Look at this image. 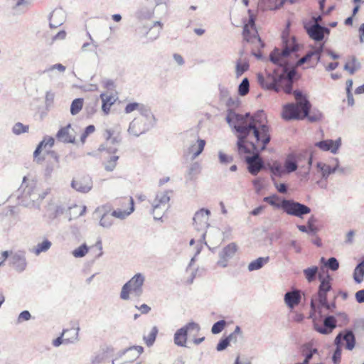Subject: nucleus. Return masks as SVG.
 Here are the masks:
<instances>
[{
    "label": "nucleus",
    "instance_id": "1",
    "mask_svg": "<svg viewBox=\"0 0 364 364\" xmlns=\"http://www.w3.org/2000/svg\"><path fill=\"white\" fill-rule=\"evenodd\" d=\"M226 120L239 134L237 144L240 153H250L246 143L256 146L257 150L265 149L270 141L271 136L265 124L266 117L263 110L257 111L254 116H250V113L245 115L230 113Z\"/></svg>",
    "mask_w": 364,
    "mask_h": 364
},
{
    "label": "nucleus",
    "instance_id": "57",
    "mask_svg": "<svg viewBox=\"0 0 364 364\" xmlns=\"http://www.w3.org/2000/svg\"><path fill=\"white\" fill-rule=\"evenodd\" d=\"M218 158L220 163L225 165L231 163L233 161L232 156L227 155L221 151L218 152Z\"/></svg>",
    "mask_w": 364,
    "mask_h": 364
},
{
    "label": "nucleus",
    "instance_id": "26",
    "mask_svg": "<svg viewBox=\"0 0 364 364\" xmlns=\"http://www.w3.org/2000/svg\"><path fill=\"white\" fill-rule=\"evenodd\" d=\"M65 19V11L62 9H54L50 15V27L58 28L61 26Z\"/></svg>",
    "mask_w": 364,
    "mask_h": 364
},
{
    "label": "nucleus",
    "instance_id": "31",
    "mask_svg": "<svg viewBox=\"0 0 364 364\" xmlns=\"http://www.w3.org/2000/svg\"><path fill=\"white\" fill-rule=\"evenodd\" d=\"M321 307H324L327 310L333 311V309L336 308V303L332 302V303L329 304V303H328V301L326 300V301H325V303H321V304H318V306H316L314 301L312 299L311 301V309L312 311L311 317H312L313 314H315L316 312H318L319 316L321 317L323 316L322 312H321Z\"/></svg>",
    "mask_w": 364,
    "mask_h": 364
},
{
    "label": "nucleus",
    "instance_id": "41",
    "mask_svg": "<svg viewBox=\"0 0 364 364\" xmlns=\"http://www.w3.org/2000/svg\"><path fill=\"white\" fill-rule=\"evenodd\" d=\"M52 243L48 240H44L42 242L36 245L32 250L36 255H39L41 252H47L51 247Z\"/></svg>",
    "mask_w": 364,
    "mask_h": 364
},
{
    "label": "nucleus",
    "instance_id": "53",
    "mask_svg": "<svg viewBox=\"0 0 364 364\" xmlns=\"http://www.w3.org/2000/svg\"><path fill=\"white\" fill-rule=\"evenodd\" d=\"M225 326L226 321L225 320H220L213 325L211 328V333L213 334H218L223 331Z\"/></svg>",
    "mask_w": 364,
    "mask_h": 364
},
{
    "label": "nucleus",
    "instance_id": "58",
    "mask_svg": "<svg viewBox=\"0 0 364 364\" xmlns=\"http://www.w3.org/2000/svg\"><path fill=\"white\" fill-rule=\"evenodd\" d=\"M285 173L287 172V173H291V172H293L294 171H296L297 169V164L296 163L293 161V160H291V159H287L286 161H285Z\"/></svg>",
    "mask_w": 364,
    "mask_h": 364
},
{
    "label": "nucleus",
    "instance_id": "49",
    "mask_svg": "<svg viewBox=\"0 0 364 364\" xmlns=\"http://www.w3.org/2000/svg\"><path fill=\"white\" fill-rule=\"evenodd\" d=\"M157 333H158V328L156 326H154L151 328V332L149 333V335L146 336H144V340L145 341V343L147 345V346H151L154 344V343L156 340Z\"/></svg>",
    "mask_w": 364,
    "mask_h": 364
},
{
    "label": "nucleus",
    "instance_id": "54",
    "mask_svg": "<svg viewBox=\"0 0 364 364\" xmlns=\"http://www.w3.org/2000/svg\"><path fill=\"white\" fill-rule=\"evenodd\" d=\"M28 131V126L23 125L21 122L16 123L12 128L13 133L16 135H19L23 133H26Z\"/></svg>",
    "mask_w": 364,
    "mask_h": 364
},
{
    "label": "nucleus",
    "instance_id": "21",
    "mask_svg": "<svg viewBox=\"0 0 364 364\" xmlns=\"http://www.w3.org/2000/svg\"><path fill=\"white\" fill-rule=\"evenodd\" d=\"M110 208L109 205H102L98 207L95 213H99L101 216L100 225L105 228H109L113 225V216L112 213L109 215Z\"/></svg>",
    "mask_w": 364,
    "mask_h": 364
},
{
    "label": "nucleus",
    "instance_id": "55",
    "mask_svg": "<svg viewBox=\"0 0 364 364\" xmlns=\"http://www.w3.org/2000/svg\"><path fill=\"white\" fill-rule=\"evenodd\" d=\"M324 266L332 271H336L339 267V263L336 258L331 257L326 261V262L324 263Z\"/></svg>",
    "mask_w": 364,
    "mask_h": 364
},
{
    "label": "nucleus",
    "instance_id": "38",
    "mask_svg": "<svg viewBox=\"0 0 364 364\" xmlns=\"http://www.w3.org/2000/svg\"><path fill=\"white\" fill-rule=\"evenodd\" d=\"M269 261V257H258L257 259L252 261L247 266V269L250 272L259 270L263 267V266L267 264Z\"/></svg>",
    "mask_w": 364,
    "mask_h": 364
},
{
    "label": "nucleus",
    "instance_id": "28",
    "mask_svg": "<svg viewBox=\"0 0 364 364\" xmlns=\"http://www.w3.org/2000/svg\"><path fill=\"white\" fill-rule=\"evenodd\" d=\"M79 327L63 330L62 332V336H65V344L77 343L79 341Z\"/></svg>",
    "mask_w": 364,
    "mask_h": 364
},
{
    "label": "nucleus",
    "instance_id": "6",
    "mask_svg": "<svg viewBox=\"0 0 364 364\" xmlns=\"http://www.w3.org/2000/svg\"><path fill=\"white\" fill-rule=\"evenodd\" d=\"M145 279L146 277L144 274H135L122 286L119 294L120 299L123 301H128L130 299L131 295L134 297L139 298L144 292L143 287Z\"/></svg>",
    "mask_w": 364,
    "mask_h": 364
},
{
    "label": "nucleus",
    "instance_id": "36",
    "mask_svg": "<svg viewBox=\"0 0 364 364\" xmlns=\"http://www.w3.org/2000/svg\"><path fill=\"white\" fill-rule=\"evenodd\" d=\"M100 98L102 100V109L105 114H107L109 112L110 107L116 101L114 96L112 95L101 94Z\"/></svg>",
    "mask_w": 364,
    "mask_h": 364
},
{
    "label": "nucleus",
    "instance_id": "11",
    "mask_svg": "<svg viewBox=\"0 0 364 364\" xmlns=\"http://www.w3.org/2000/svg\"><path fill=\"white\" fill-rule=\"evenodd\" d=\"M253 155L245 157V161L247 164V169L252 175H257L263 168L264 162L259 156L260 151L264 149H257L256 146L251 145Z\"/></svg>",
    "mask_w": 364,
    "mask_h": 364
},
{
    "label": "nucleus",
    "instance_id": "64",
    "mask_svg": "<svg viewBox=\"0 0 364 364\" xmlns=\"http://www.w3.org/2000/svg\"><path fill=\"white\" fill-rule=\"evenodd\" d=\"M355 299L358 303H364V289L359 290L355 293Z\"/></svg>",
    "mask_w": 364,
    "mask_h": 364
},
{
    "label": "nucleus",
    "instance_id": "14",
    "mask_svg": "<svg viewBox=\"0 0 364 364\" xmlns=\"http://www.w3.org/2000/svg\"><path fill=\"white\" fill-rule=\"evenodd\" d=\"M247 14L249 16V21L247 23H245L243 28V37L245 41L247 42L254 41L257 40L260 41V38L257 34V31L255 28V20L256 18L253 14L251 9L247 10Z\"/></svg>",
    "mask_w": 364,
    "mask_h": 364
},
{
    "label": "nucleus",
    "instance_id": "3",
    "mask_svg": "<svg viewBox=\"0 0 364 364\" xmlns=\"http://www.w3.org/2000/svg\"><path fill=\"white\" fill-rule=\"evenodd\" d=\"M124 111L126 114H130L134 111L139 113V115L129 123L127 130L129 134L135 137L145 134L155 125V116L147 105L131 102L127 104Z\"/></svg>",
    "mask_w": 364,
    "mask_h": 364
},
{
    "label": "nucleus",
    "instance_id": "34",
    "mask_svg": "<svg viewBox=\"0 0 364 364\" xmlns=\"http://www.w3.org/2000/svg\"><path fill=\"white\" fill-rule=\"evenodd\" d=\"M163 24L161 21H155L152 26L149 27L146 31V36L151 41L157 39L162 29Z\"/></svg>",
    "mask_w": 364,
    "mask_h": 364
},
{
    "label": "nucleus",
    "instance_id": "62",
    "mask_svg": "<svg viewBox=\"0 0 364 364\" xmlns=\"http://www.w3.org/2000/svg\"><path fill=\"white\" fill-rule=\"evenodd\" d=\"M314 222L315 219L313 216L311 217L307 221V228H309V232H311V234L313 235H315L317 231L316 228L314 226Z\"/></svg>",
    "mask_w": 364,
    "mask_h": 364
},
{
    "label": "nucleus",
    "instance_id": "15",
    "mask_svg": "<svg viewBox=\"0 0 364 364\" xmlns=\"http://www.w3.org/2000/svg\"><path fill=\"white\" fill-rule=\"evenodd\" d=\"M210 211L205 208H201L198 210L193 218V225L198 231H203L209 226L208 220Z\"/></svg>",
    "mask_w": 364,
    "mask_h": 364
},
{
    "label": "nucleus",
    "instance_id": "61",
    "mask_svg": "<svg viewBox=\"0 0 364 364\" xmlns=\"http://www.w3.org/2000/svg\"><path fill=\"white\" fill-rule=\"evenodd\" d=\"M31 317V315L28 311H23L20 313L18 317V322L21 323L22 321H28Z\"/></svg>",
    "mask_w": 364,
    "mask_h": 364
},
{
    "label": "nucleus",
    "instance_id": "63",
    "mask_svg": "<svg viewBox=\"0 0 364 364\" xmlns=\"http://www.w3.org/2000/svg\"><path fill=\"white\" fill-rule=\"evenodd\" d=\"M53 70H58L60 73H63L65 70V67L60 63H57L47 68L46 72H49Z\"/></svg>",
    "mask_w": 364,
    "mask_h": 364
},
{
    "label": "nucleus",
    "instance_id": "32",
    "mask_svg": "<svg viewBox=\"0 0 364 364\" xmlns=\"http://www.w3.org/2000/svg\"><path fill=\"white\" fill-rule=\"evenodd\" d=\"M205 141L198 139L195 144H193L188 149L189 153L192 154L191 159H196L203 151Z\"/></svg>",
    "mask_w": 364,
    "mask_h": 364
},
{
    "label": "nucleus",
    "instance_id": "7",
    "mask_svg": "<svg viewBox=\"0 0 364 364\" xmlns=\"http://www.w3.org/2000/svg\"><path fill=\"white\" fill-rule=\"evenodd\" d=\"M169 191H161L156 193L154 198L149 200L151 205V214L154 219H161L170 207Z\"/></svg>",
    "mask_w": 364,
    "mask_h": 364
},
{
    "label": "nucleus",
    "instance_id": "47",
    "mask_svg": "<svg viewBox=\"0 0 364 364\" xmlns=\"http://www.w3.org/2000/svg\"><path fill=\"white\" fill-rule=\"evenodd\" d=\"M318 269L316 266H313L311 267L306 268L304 270L305 277L309 282H311L316 279V274L318 273Z\"/></svg>",
    "mask_w": 364,
    "mask_h": 364
},
{
    "label": "nucleus",
    "instance_id": "19",
    "mask_svg": "<svg viewBox=\"0 0 364 364\" xmlns=\"http://www.w3.org/2000/svg\"><path fill=\"white\" fill-rule=\"evenodd\" d=\"M71 187L78 192L86 193L92 188V180L89 176L75 178L71 182Z\"/></svg>",
    "mask_w": 364,
    "mask_h": 364
},
{
    "label": "nucleus",
    "instance_id": "2",
    "mask_svg": "<svg viewBox=\"0 0 364 364\" xmlns=\"http://www.w3.org/2000/svg\"><path fill=\"white\" fill-rule=\"evenodd\" d=\"M282 43L283 50L280 51L279 48H274L269 55L270 60L281 67V73L275 70L272 73H267L265 76L259 73L257 81L265 89L274 90L277 92L284 90L289 94L292 90L293 80L296 72L294 68H289L285 58L291 53L296 52L299 45L296 43L294 37L289 36L287 31L282 33Z\"/></svg>",
    "mask_w": 364,
    "mask_h": 364
},
{
    "label": "nucleus",
    "instance_id": "48",
    "mask_svg": "<svg viewBox=\"0 0 364 364\" xmlns=\"http://www.w3.org/2000/svg\"><path fill=\"white\" fill-rule=\"evenodd\" d=\"M89 251V247L86 244H82L72 252V255L75 258L85 257Z\"/></svg>",
    "mask_w": 364,
    "mask_h": 364
},
{
    "label": "nucleus",
    "instance_id": "44",
    "mask_svg": "<svg viewBox=\"0 0 364 364\" xmlns=\"http://www.w3.org/2000/svg\"><path fill=\"white\" fill-rule=\"evenodd\" d=\"M200 168V165L198 162L191 164L186 173V178L190 181L193 180L199 174Z\"/></svg>",
    "mask_w": 364,
    "mask_h": 364
},
{
    "label": "nucleus",
    "instance_id": "45",
    "mask_svg": "<svg viewBox=\"0 0 364 364\" xmlns=\"http://www.w3.org/2000/svg\"><path fill=\"white\" fill-rule=\"evenodd\" d=\"M268 168L274 176H281L285 173L284 168L277 161L273 162L272 164H268Z\"/></svg>",
    "mask_w": 364,
    "mask_h": 364
},
{
    "label": "nucleus",
    "instance_id": "33",
    "mask_svg": "<svg viewBox=\"0 0 364 364\" xmlns=\"http://www.w3.org/2000/svg\"><path fill=\"white\" fill-rule=\"evenodd\" d=\"M127 202L130 205V208L128 210H122L121 209H117L112 212V215L116 218L124 220L127 217H128L132 213H133L134 208V200L132 198H129V199H127Z\"/></svg>",
    "mask_w": 364,
    "mask_h": 364
},
{
    "label": "nucleus",
    "instance_id": "42",
    "mask_svg": "<svg viewBox=\"0 0 364 364\" xmlns=\"http://www.w3.org/2000/svg\"><path fill=\"white\" fill-rule=\"evenodd\" d=\"M360 67V63L358 61L357 58L354 56L351 58V60L347 62L344 65V70H347L350 73V74L353 75L356 70H358Z\"/></svg>",
    "mask_w": 364,
    "mask_h": 364
},
{
    "label": "nucleus",
    "instance_id": "51",
    "mask_svg": "<svg viewBox=\"0 0 364 364\" xmlns=\"http://www.w3.org/2000/svg\"><path fill=\"white\" fill-rule=\"evenodd\" d=\"M242 337V333L240 326H237L232 333H231L228 336L225 337L229 343H237V338Z\"/></svg>",
    "mask_w": 364,
    "mask_h": 364
},
{
    "label": "nucleus",
    "instance_id": "10",
    "mask_svg": "<svg viewBox=\"0 0 364 364\" xmlns=\"http://www.w3.org/2000/svg\"><path fill=\"white\" fill-rule=\"evenodd\" d=\"M200 330L199 324L195 322H189L184 326L178 329L174 334V343L181 347L186 346L187 336L188 331L198 333Z\"/></svg>",
    "mask_w": 364,
    "mask_h": 364
},
{
    "label": "nucleus",
    "instance_id": "17",
    "mask_svg": "<svg viewBox=\"0 0 364 364\" xmlns=\"http://www.w3.org/2000/svg\"><path fill=\"white\" fill-rule=\"evenodd\" d=\"M237 250V246L235 243L232 242L225 246L219 253V259L217 262L218 265L221 267H226L230 259L233 258Z\"/></svg>",
    "mask_w": 364,
    "mask_h": 364
},
{
    "label": "nucleus",
    "instance_id": "56",
    "mask_svg": "<svg viewBox=\"0 0 364 364\" xmlns=\"http://www.w3.org/2000/svg\"><path fill=\"white\" fill-rule=\"evenodd\" d=\"M119 156H112L110 157L109 160L105 163V168L107 171H112L117 164V161L118 160Z\"/></svg>",
    "mask_w": 364,
    "mask_h": 364
},
{
    "label": "nucleus",
    "instance_id": "27",
    "mask_svg": "<svg viewBox=\"0 0 364 364\" xmlns=\"http://www.w3.org/2000/svg\"><path fill=\"white\" fill-rule=\"evenodd\" d=\"M323 43L320 44L318 46L314 47L313 50L309 52L303 58H300L296 63V66L299 67L306 62H308L313 56H316V61L319 62L321 60V53L323 49Z\"/></svg>",
    "mask_w": 364,
    "mask_h": 364
},
{
    "label": "nucleus",
    "instance_id": "46",
    "mask_svg": "<svg viewBox=\"0 0 364 364\" xmlns=\"http://www.w3.org/2000/svg\"><path fill=\"white\" fill-rule=\"evenodd\" d=\"M83 106V100L77 98L72 102L70 106V113L72 115H76L80 112Z\"/></svg>",
    "mask_w": 364,
    "mask_h": 364
},
{
    "label": "nucleus",
    "instance_id": "13",
    "mask_svg": "<svg viewBox=\"0 0 364 364\" xmlns=\"http://www.w3.org/2000/svg\"><path fill=\"white\" fill-rule=\"evenodd\" d=\"M9 261L10 265L18 272H22L26 269L27 261L25 251L9 252Z\"/></svg>",
    "mask_w": 364,
    "mask_h": 364
},
{
    "label": "nucleus",
    "instance_id": "29",
    "mask_svg": "<svg viewBox=\"0 0 364 364\" xmlns=\"http://www.w3.org/2000/svg\"><path fill=\"white\" fill-rule=\"evenodd\" d=\"M301 300V295L299 291L294 290L288 291L284 294V301L289 308H294L298 305Z\"/></svg>",
    "mask_w": 364,
    "mask_h": 364
},
{
    "label": "nucleus",
    "instance_id": "52",
    "mask_svg": "<svg viewBox=\"0 0 364 364\" xmlns=\"http://www.w3.org/2000/svg\"><path fill=\"white\" fill-rule=\"evenodd\" d=\"M264 201L274 208H282V201H279V197L276 195H272L264 198Z\"/></svg>",
    "mask_w": 364,
    "mask_h": 364
},
{
    "label": "nucleus",
    "instance_id": "30",
    "mask_svg": "<svg viewBox=\"0 0 364 364\" xmlns=\"http://www.w3.org/2000/svg\"><path fill=\"white\" fill-rule=\"evenodd\" d=\"M54 141L55 140L53 137L48 136L45 137L43 140L41 142H40V144L38 145V146L33 152L34 159L35 160H36L38 163H41L43 161L42 159L38 157L42 149L43 148H46V146L51 148L54 144Z\"/></svg>",
    "mask_w": 364,
    "mask_h": 364
},
{
    "label": "nucleus",
    "instance_id": "16",
    "mask_svg": "<svg viewBox=\"0 0 364 364\" xmlns=\"http://www.w3.org/2000/svg\"><path fill=\"white\" fill-rule=\"evenodd\" d=\"M305 29L309 37L315 41H321L325 35H329L330 30L321 26L319 23H312L309 26H305Z\"/></svg>",
    "mask_w": 364,
    "mask_h": 364
},
{
    "label": "nucleus",
    "instance_id": "23",
    "mask_svg": "<svg viewBox=\"0 0 364 364\" xmlns=\"http://www.w3.org/2000/svg\"><path fill=\"white\" fill-rule=\"evenodd\" d=\"M57 139L65 143H73L75 136L74 135V129L70 124L61 128L56 134Z\"/></svg>",
    "mask_w": 364,
    "mask_h": 364
},
{
    "label": "nucleus",
    "instance_id": "50",
    "mask_svg": "<svg viewBox=\"0 0 364 364\" xmlns=\"http://www.w3.org/2000/svg\"><path fill=\"white\" fill-rule=\"evenodd\" d=\"M250 90V82L247 77H245L238 86V93L240 96L246 95Z\"/></svg>",
    "mask_w": 364,
    "mask_h": 364
},
{
    "label": "nucleus",
    "instance_id": "20",
    "mask_svg": "<svg viewBox=\"0 0 364 364\" xmlns=\"http://www.w3.org/2000/svg\"><path fill=\"white\" fill-rule=\"evenodd\" d=\"M315 146L323 151H331L332 154H336L341 146V139L338 138L333 141L332 139H326L318 141Z\"/></svg>",
    "mask_w": 364,
    "mask_h": 364
},
{
    "label": "nucleus",
    "instance_id": "39",
    "mask_svg": "<svg viewBox=\"0 0 364 364\" xmlns=\"http://www.w3.org/2000/svg\"><path fill=\"white\" fill-rule=\"evenodd\" d=\"M87 36L90 41L85 42L82 45L80 48L82 53L92 52L94 50L93 48L96 49L98 47L97 42L93 39L92 36L89 32L87 33Z\"/></svg>",
    "mask_w": 364,
    "mask_h": 364
},
{
    "label": "nucleus",
    "instance_id": "5",
    "mask_svg": "<svg viewBox=\"0 0 364 364\" xmlns=\"http://www.w3.org/2000/svg\"><path fill=\"white\" fill-rule=\"evenodd\" d=\"M21 195L18 196L21 205L27 208H40L41 201L48 193V190H41L36 181L23 177L21 186Z\"/></svg>",
    "mask_w": 364,
    "mask_h": 364
},
{
    "label": "nucleus",
    "instance_id": "59",
    "mask_svg": "<svg viewBox=\"0 0 364 364\" xmlns=\"http://www.w3.org/2000/svg\"><path fill=\"white\" fill-rule=\"evenodd\" d=\"M336 350H334V353H333V355L332 357V360H333V362L334 364H338L341 361L342 350H341V346H340L338 345H336Z\"/></svg>",
    "mask_w": 364,
    "mask_h": 364
},
{
    "label": "nucleus",
    "instance_id": "40",
    "mask_svg": "<svg viewBox=\"0 0 364 364\" xmlns=\"http://www.w3.org/2000/svg\"><path fill=\"white\" fill-rule=\"evenodd\" d=\"M364 277V259L358 264L353 272V279L358 284L363 281Z\"/></svg>",
    "mask_w": 364,
    "mask_h": 364
},
{
    "label": "nucleus",
    "instance_id": "60",
    "mask_svg": "<svg viewBox=\"0 0 364 364\" xmlns=\"http://www.w3.org/2000/svg\"><path fill=\"white\" fill-rule=\"evenodd\" d=\"M230 345L229 341L226 338H222L220 340L219 343L216 346V350L218 351H223Z\"/></svg>",
    "mask_w": 364,
    "mask_h": 364
},
{
    "label": "nucleus",
    "instance_id": "8",
    "mask_svg": "<svg viewBox=\"0 0 364 364\" xmlns=\"http://www.w3.org/2000/svg\"><path fill=\"white\" fill-rule=\"evenodd\" d=\"M142 352L143 347L139 346L120 350L116 354L114 359L112 360V364H126L133 362L139 358Z\"/></svg>",
    "mask_w": 364,
    "mask_h": 364
},
{
    "label": "nucleus",
    "instance_id": "24",
    "mask_svg": "<svg viewBox=\"0 0 364 364\" xmlns=\"http://www.w3.org/2000/svg\"><path fill=\"white\" fill-rule=\"evenodd\" d=\"M335 161H336V164L334 166H331L328 164H324L322 162L317 163L316 168L321 173L322 178L326 179L329 176V175L335 173L337 171H338L340 172L343 171V168H339L338 160L337 159H336Z\"/></svg>",
    "mask_w": 364,
    "mask_h": 364
},
{
    "label": "nucleus",
    "instance_id": "9",
    "mask_svg": "<svg viewBox=\"0 0 364 364\" xmlns=\"http://www.w3.org/2000/svg\"><path fill=\"white\" fill-rule=\"evenodd\" d=\"M282 208L290 215L303 218L304 215L310 213L311 209L304 204L291 200H282Z\"/></svg>",
    "mask_w": 364,
    "mask_h": 364
},
{
    "label": "nucleus",
    "instance_id": "25",
    "mask_svg": "<svg viewBox=\"0 0 364 364\" xmlns=\"http://www.w3.org/2000/svg\"><path fill=\"white\" fill-rule=\"evenodd\" d=\"M336 326V321L334 316H326L323 320V327L318 326V324L314 325L315 329L322 334H328Z\"/></svg>",
    "mask_w": 364,
    "mask_h": 364
},
{
    "label": "nucleus",
    "instance_id": "37",
    "mask_svg": "<svg viewBox=\"0 0 364 364\" xmlns=\"http://www.w3.org/2000/svg\"><path fill=\"white\" fill-rule=\"evenodd\" d=\"M15 4L12 6L14 14L15 15H21L24 14L28 9L30 2L28 0H14Z\"/></svg>",
    "mask_w": 364,
    "mask_h": 364
},
{
    "label": "nucleus",
    "instance_id": "18",
    "mask_svg": "<svg viewBox=\"0 0 364 364\" xmlns=\"http://www.w3.org/2000/svg\"><path fill=\"white\" fill-rule=\"evenodd\" d=\"M342 341H346V348L352 350L355 346V336L351 330L340 332L336 337L334 343L341 346Z\"/></svg>",
    "mask_w": 364,
    "mask_h": 364
},
{
    "label": "nucleus",
    "instance_id": "43",
    "mask_svg": "<svg viewBox=\"0 0 364 364\" xmlns=\"http://www.w3.org/2000/svg\"><path fill=\"white\" fill-rule=\"evenodd\" d=\"M249 63L245 60H242L239 59L237 61L235 66V75L236 77H240L245 71L249 69Z\"/></svg>",
    "mask_w": 364,
    "mask_h": 364
},
{
    "label": "nucleus",
    "instance_id": "22",
    "mask_svg": "<svg viewBox=\"0 0 364 364\" xmlns=\"http://www.w3.org/2000/svg\"><path fill=\"white\" fill-rule=\"evenodd\" d=\"M318 277L321 284L318 287V301L321 304L325 303V301L327 300V293L331 289V285L329 276H328L327 278H323L321 275H319Z\"/></svg>",
    "mask_w": 364,
    "mask_h": 364
},
{
    "label": "nucleus",
    "instance_id": "12",
    "mask_svg": "<svg viewBox=\"0 0 364 364\" xmlns=\"http://www.w3.org/2000/svg\"><path fill=\"white\" fill-rule=\"evenodd\" d=\"M114 132L112 129H105L103 134L105 141L100 145V151H107L111 154H114L117 151L121 139L119 135L114 136Z\"/></svg>",
    "mask_w": 364,
    "mask_h": 364
},
{
    "label": "nucleus",
    "instance_id": "35",
    "mask_svg": "<svg viewBox=\"0 0 364 364\" xmlns=\"http://www.w3.org/2000/svg\"><path fill=\"white\" fill-rule=\"evenodd\" d=\"M302 354L304 355V360L303 363L304 364H309L310 360L313 358L314 355L318 353V350L315 348H312L311 344L306 343L301 347Z\"/></svg>",
    "mask_w": 364,
    "mask_h": 364
},
{
    "label": "nucleus",
    "instance_id": "4",
    "mask_svg": "<svg viewBox=\"0 0 364 364\" xmlns=\"http://www.w3.org/2000/svg\"><path fill=\"white\" fill-rule=\"evenodd\" d=\"M294 95L296 103L287 104L283 107L282 117L284 119L286 120L303 119L307 117L311 122H317L321 119V114L319 112L309 114L311 105L305 95L298 90L294 92Z\"/></svg>",
    "mask_w": 364,
    "mask_h": 364
}]
</instances>
